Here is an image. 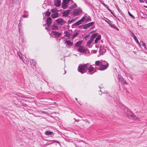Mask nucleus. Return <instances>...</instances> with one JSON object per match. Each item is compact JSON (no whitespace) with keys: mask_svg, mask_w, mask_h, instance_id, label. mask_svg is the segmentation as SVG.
Wrapping results in <instances>:
<instances>
[{"mask_svg":"<svg viewBox=\"0 0 147 147\" xmlns=\"http://www.w3.org/2000/svg\"><path fill=\"white\" fill-rule=\"evenodd\" d=\"M117 9L119 12L121 14V15L123 17H125V14L123 13L122 11L119 9L118 7Z\"/></svg>","mask_w":147,"mask_h":147,"instance_id":"393cba45","label":"nucleus"},{"mask_svg":"<svg viewBox=\"0 0 147 147\" xmlns=\"http://www.w3.org/2000/svg\"><path fill=\"white\" fill-rule=\"evenodd\" d=\"M13 3L15 2L17 0H12Z\"/></svg>","mask_w":147,"mask_h":147,"instance_id":"de8ad7c7","label":"nucleus"},{"mask_svg":"<svg viewBox=\"0 0 147 147\" xmlns=\"http://www.w3.org/2000/svg\"><path fill=\"white\" fill-rule=\"evenodd\" d=\"M65 43H66L67 45L70 46L72 45L73 44L72 42L70 40H66Z\"/></svg>","mask_w":147,"mask_h":147,"instance_id":"aec40b11","label":"nucleus"},{"mask_svg":"<svg viewBox=\"0 0 147 147\" xmlns=\"http://www.w3.org/2000/svg\"><path fill=\"white\" fill-rule=\"evenodd\" d=\"M67 6V4L64 3H62V7L63 9H66Z\"/></svg>","mask_w":147,"mask_h":147,"instance_id":"b1692460","label":"nucleus"},{"mask_svg":"<svg viewBox=\"0 0 147 147\" xmlns=\"http://www.w3.org/2000/svg\"><path fill=\"white\" fill-rule=\"evenodd\" d=\"M70 10L67 9L63 11V13H62L63 16H64L65 17L67 16L70 12Z\"/></svg>","mask_w":147,"mask_h":147,"instance_id":"9b49d317","label":"nucleus"},{"mask_svg":"<svg viewBox=\"0 0 147 147\" xmlns=\"http://www.w3.org/2000/svg\"><path fill=\"white\" fill-rule=\"evenodd\" d=\"M78 34V32H76L75 34H74V35L72 36L71 38L72 39H73L74 38L76 37Z\"/></svg>","mask_w":147,"mask_h":147,"instance_id":"cd10ccee","label":"nucleus"},{"mask_svg":"<svg viewBox=\"0 0 147 147\" xmlns=\"http://www.w3.org/2000/svg\"><path fill=\"white\" fill-rule=\"evenodd\" d=\"M116 19H117L118 20V21H120V20H119V19L118 18H117Z\"/></svg>","mask_w":147,"mask_h":147,"instance_id":"4d7b16f0","label":"nucleus"},{"mask_svg":"<svg viewBox=\"0 0 147 147\" xmlns=\"http://www.w3.org/2000/svg\"><path fill=\"white\" fill-rule=\"evenodd\" d=\"M96 65L99 66L100 70H104L107 69L108 67V64L106 62H101L97 61L95 62Z\"/></svg>","mask_w":147,"mask_h":147,"instance_id":"f257e3e1","label":"nucleus"},{"mask_svg":"<svg viewBox=\"0 0 147 147\" xmlns=\"http://www.w3.org/2000/svg\"><path fill=\"white\" fill-rule=\"evenodd\" d=\"M63 2L67 4L68 3H72L73 2L72 0H63Z\"/></svg>","mask_w":147,"mask_h":147,"instance_id":"2eb2a0df","label":"nucleus"},{"mask_svg":"<svg viewBox=\"0 0 147 147\" xmlns=\"http://www.w3.org/2000/svg\"><path fill=\"white\" fill-rule=\"evenodd\" d=\"M105 21L108 24H109V23L110 22H108L107 20H105Z\"/></svg>","mask_w":147,"mask_h":147,"instance_id":"09e8293b","label":"nucleus"},{"mask_svg":"<svg viewBox=\"0 0 147 147\" xmlns=\"http://www.w3.org/2000/svg\"><path fill=\"white\" fill-rule=\"evenodd\" d=\"M88 63L85 65L82 64L79 65L78 68V71L82 74L85 73L88 69Z\"/></svg>","mask_w":147,"mask_h":147,"instance_id":"f03ea898","label":"nucleus"},{"mask_svg":"<svg viewBox=\"0 0 147 147\" xmlns=\"http://www.w3.org/2000/svg\"><path fill=\"white\" fill-rule=\"evenodd\" d=\"M94 22H92L87 24L84 25V29H86L87 28L89 27L90 26H92L94 24Z\"/></svg>","mask_w":147,"mask_h":147,"instance_id":"1a4fd4ad","label":"nucleus"},{"mask_svg":"<svg viewBox=\"0 0 147 147\" xmlns=\"http://www.w3.org/2000/svg\"><path fill=\"white\" fill-rule=\"evenodd\" d=\"M87 36L86 35L85 36V37H86V39L87 37Z\"/></svg>","mask_w":147,"mask_h":147,"instance_id":"bf43d9fd","label":"nucleus"},{"mask_svg":"<svg viewBox=\"0 0 147 147\" xmlns=\"http://www.w3.org/2000/svg\"><path fill=\"white\" fill-rule=\"evenodd\" d=\"M64 33L65 34V36L68 38H69L71 36V33L68 30H66L65 31Z\"/></svg>","mask_w":147,"mask_h":147,"instance_id":"ddd939ff","label":"nucleus"},{"mask_svg":"<svg viewBox=\"0 0 147 147\" xmlns=\"http://www.w3.org/2000/svg\"><path fill=\"white\" fill-rule=\"evenodd\" d=\"M82 41H78L75 45V46L76 47H78L80 46L82 44Z\"/></svg>","mask_w":147,"mask_h":147,"instance_id":"a211bd4d","label":"nucleus"},{"mask_svg":"<svg viewBox=\"0 0 147 147\" xmlns=\"http://www.w3.org/2000/svg\"><path fill=\"white\" fill-rule=\"evenodd\" d=\"M52 34L54 35L56 37H58L60 36L61 34L60 33L56 31H52Z\"/></svg>","mask_w":147,"mask_h":147,"instance_id":"9d476101","label":"nucleus"},{"mask_svg":"<svg viewBox=\"0 0 147 147\" xmlns=\"http://www.w3.org/2000/svg\"><path fill=\"white\" fill-rule=\"evenodd\" d=\"M23 17L24 18H26L27 17H28V16L27 15H23Z\"/></svg>","mask_w":147,"mask_h":147,"instance_id":"37998d69","label":"nucleus"},{"mask_svg":"<svg viewBox=\"0 0 147 147\" xmlns=\"http://www.w3.org/2000/svg\"><path fill=\"white\" fill-rule=\"evenodd\" d=\"M58 14L57 13H54L53 14L51 15V17L53 18H56L58 17Z\"/></svg>","mask_w":147,"mask_h":147,"instance_id":"4be33fe9","label":"nucleus"},{"mask_svg":"<svg viewBox=\"0 0 147 147\" xmlns=\"http://www.w3.org/2000/svg\"><path fill=\"white\" fill-rule=\"evenodd\" d=\"M21 97H23V98H29V97H27L25 96H21Z\"/></svg>","mask_w":147,"mask_h":147,"instance_id":"a19ab883","label":"nucleus"},{"mask_svg":"<svg viewBox=\"0 0 147 147\" xmlns=\"http://www.w3.org/2000/svg\"><path fill=\"white\" fill-rule=\"evenodd\" d=\"M61 2L60 0H55L54 1V4L57 7H59L60 5Z\"/></svg>","mask_w":147,"mask_h":147,"instance_id":"4468645a","label":"nucleus"},{"mask_svg":"<svg viewBox=\"0 0 147 147\" xmlns=\"http://www.w3.org/2000/svg\"><path fill=\"white\" fill-rule=\"evenodd\" d=\"M76 100H77V98H76Z\"/></svg>","mask_w":147,"mask_h":147,"instance_id":"e2e57ef3","label":"nucleus"},{"mask_svg":"<svg viewBox=\"0 0 147 147\" xmlns=\"http://www.w3.org/2000/svg\"><path fill=\"white\" fill-rule=\"evenodd\" d=\"M118 78L119 81L122 84H127V83L126 81L124 78H123L122 77L119 76Z\"/></svg>","mask_w":147,"mask_h":147,"instance_id":"6e6552de","label":"nucleus"},{"mask_svg":"<svg viewBox=\"0 0 147 147\" xmlns=\"http://www.w3.org/2000/svg\"><path fill=\"white\" fill-rule=\"evenodd\" d=\"M74 119H75V121H74L75 122V121L78 122L79 121V119L77 120V119H75V118H74Z\"/></svg>","mask_w":147,"mask_h":147,"instance_id":"49530a36","label":"nucleus"},{"mask_svg":"<svg viewBox=\"0 0 147 147\" xmlns=\"http://www.w3.org/2000/svg\"><path fill=\"white\" fill-rule=\"evenodd\" d=\"M52 29L55 30H58V28L57 26L53 25L52 26Z\"/></svg>","mask_w":147,"mask_h":147,"instance_id":"2f4dec72","label":"nucleus"},{"mask_svg":"<svg viewBox=\"0 0 147 147\" xmlns=\"http://www.w3.org/2000/svg\"><path fill=\"white\" fill-rule=\"evenodd\" d=\"M45 29H46V30H49V28H48L47 27H46V28H45Z\"/></svg>","mask_w":147,"mask_h":147,"instance_id":"8fccbe9b","label":"nucleus"},{"mask_svg":"<svg viewBox=\"0 0 147 147\" xmlns=\"http://www.w3.org/2000/svg\"><path fill=\"white\" fill-rule=\"evenodd\" d=\"M21 19H22V18H20V22L19 24L18 25V28H19V31H20V29L21 28V26H22V24L21 22Z\"/></svg>","mask_w":147,"mask_h":147,"instance_id":"473e14b6","label":"nucleus"},{"mask_svg":"<svg viewBox=\"0 0 147 147\" xmlns=\"http://www.w3.org/2000/svg\"><path fill=\"white\" fill-rule=\"evenodd\" d=\"M64 71H65V73L64 74H65L66 73V71H65V70Z\"/></svg>","mask_w":147,"mask_h":147,"instance_id":"864d4df0","label":"nucleus"},{"mask_svg":"<svg viewBox=\"0 0 147 147\" xmlns=\"http://www.w3.org/2000/svg\"><path fill=\"white\" fill-rule=\"evenodd\" d=\"M50 14L51 12L49 11H47L45 12V15L47 17L50 16Z\"/></svg>","mask_w":147,"mask_h":147,"instance_id":"7c9ffc66","label":"nucleus"},{"mask_svg":"<svg viewBox=\"0 0 147 147\" xmlns=\"http://www.w3.org/2000/svg\"><path fill=\"white\" fill-rule=\"evenodd\" d=\"M79 27L80 28H83L84 29V25L80 26H79Z\"/></svg>","mask_w":147,"mask_h":147,"instance_id":"79ce46f5","label":"nucleus"},{"mask_svg":"<svg viewBox=\"0 0 147 147\" xmlns=\"http://www.w3.org/2000/svg\"><path fill=\"white\" fill-rule=\"evenodd\" d=\"M51 142H51L52 143H54V142H57V143H60V142H59L57 141H51Z\"/></svg>","mask_w":147,"mask_h":147,"instance_id":"ea45409f","label":"nucleus"},{"mask_svg":"<svg viewBox=\"0 0 147 147\" xmlns=\"http://www.w3.org/2000/svg\"><path fill=\"white\" fill-rule=\"evenodd\" d=\"M94 51V53H96V51L95 50H93Z\"/></svg>","mask_w":147,"mask_h":147,"instance_id":"5fc2aeb1","label":"nucleus"},{"mask_svg":"<svg viewBox=\"0 0 147 147\" xmlns=\"http://www.w3.org/2000/svg\"><path fill=\"white\" fill-rule=\"evenodd\" d=\"M144 2H146V3L147 4V0H144Z\"/></svg>","mask_w":147,"mask_h":147,"instance_id":"3c124183","label":"nucleus"},{"mask_svg":"<svg viewBox=\"0 0 147 147\" xmlns=\"http://www.w3.org/2000/svg\"><path fill=\"white\" fill-rule=\"evenodd\" d=\"M76 3H74L73 4L71 5L70 7H69V8H74L76 7Z\"/></svg>","mask_w":147,"mask_h":147,"instance_id":"72a5a7b5","label":"nucleus"},{"mask_svg":"<svg viewBox=\"0 0 147 147\" xmlns=\"http://www.w3.org/2000/svg\"><path fill=\"white\" fill-rule=\"evenodd\" d=\"M106 51V50L105 49H103V51Z\"/></svg>","mask_w":147,"mask_h":147,"instance_id":"052dcab7","label":"nucleus"},{"mask_svg":"<svg viewBox=\"0 0 147 147\" xmlns=\"http://www.w3.org/2000/svg\"><path fill=\"white\" fill-rule=\"evenodd\" d=\"M129 16L131 17L132 18L134 19H135V18L134 16L133 15L131 14V13L130 14V15H129Z\"/></svg>","mask_w":147,"mask_h":147,"instance_id":"4c0bfd02","label":"nucleus"},{"mask_svg":"<svg viewBox=\"0 0 147 147\" xmlns=\"http://www.w3.org/2000/svg\"><path fill=\"white\" fill-rule=\"evenodd\" d=\"M20 54H21L20 53L18 52V55L19 56V57H20V58L22 60L23 57L22 56H21Z\"/></svg>","mask_w":147,"mask_h":147,"instance_id":"c9c22d12","label":"nucleus"},{"mask_svg":"<svg viewBox=\"0 0 147 147\" xmlns=\"http://www.w3.org/2000/svg\"><path fill=\"white\" fill-rule=\"evenodd\" d=\"M129 32L131 33V36H132L133 37L135 36V35L134 34V33L131 31H130Z\"/></svg>","mask_w":147,"mask_h":147,"instance_id":"e433bc0d","label":"nucleus"},{"mask_svg":"<svg viewBox=\"0 0 147 147\" xmlns=\"http://www.w3.org/2000/svg\"><path fill=\"white\" fill-rule=\"evenodd\" d=\"M128 13L129 14V15H130V14H131V13H130V12H129V11H128Z\"/></svg>","mask_w":147,"mask_h":147,"instance_id":"603ef678","label":"nucleus"},{"mask_svg":"<svg viewBox=\"0 0 147 147\" xmlns=\"http://www.w3.org/2000/svg\"><path fill=\"white\" fill-rule=\"evenodd\" d=\"M53 132L52 131H50L48 130L45 131V134L47 136H50L53 135Z\"/></svg>","mask_w":147,"mask_h":147,"instance_id":"f3484780","label":"nucleus"},{"mask_svg":"<svg viewBox=\"0 0 147 147\" xmlns=\"http://www.w3.org/2000/svg\"><path fill=\"white\" fill-rule=\"evenodd\" d=\"M141 42L142 43V44L143 46L144 47V49H146V45L144 43V42H143L142 41V42Z\"/></svg>","mask_w":147,"mask_h":147,"instance_id":"f704fd0d","label":"nucleus"},{"mask_svg":"<svg viewBox=\"0 0 147 147\" xmlns=\"http://www.w3.org/2000/svg\"><path fill=\"white\" fill-rule=\"evenodd\" d=\"M77 18H75L74 19H72L71 20H69L68 21V24H71L72 23L74 22L75 20Z\"/></svg>","mask_w":147,"mask_h":147,"instance_id":"bb28decb","label":"nucleus"},{"mask_svg":"<svg viewBox=\"0 0 147 147\" xmlns=\"http://www.w3.org/2000/svg\"><path fill=\"white\" fill-rule=\"evenodd\" d=\"M127 114L129 119L134 120L138 119H137V117L134 114L129 110L127 111Z\"/></svg>","mask_w":147,"mask_h":147,"instance_id":"7ed1b4c3","label":"nucleus"},{"mask_svg":"<svg viewBox=\"0 0 147 147\" xmlns=\"http://www.w3.org/2000/svg\"><path fill=\"white\" fill-rule=\"evenodd\" d=\"M104 5L105 7H106V8H107V9L108 10H109L110 11H111V10L109 8V7H108L107 6H106V5H105V4H104Z\"/></svg>","mask_w":147,"mask_h":147,"instance_id":"58836bf2","label":"nucleus"},{"mask_svg":"<svg viewBox=\"0 0 147 147\" xmlns=\"http://www.w3.org/2000/svg\"><path fill=\"white\" fill-rule=\"evenodd\" d=\"M45 25H46L45 24L44 25V26H45Z\"/></svg>","mask_w":147,"mask_h":147,"instance_id":"0e129e2a","label":"nucleus"},{"mask_svg":"<svg viewBox=\"0 0 147 147\" xmlns=\"http://www.w3.org/2000/svg\"><path fill=\"white\" fill-rule=\"evenodd\" d=\"M78 51L81 53H84L86 52V50L82 46H80L78 49Z\"/></svg>","mask_w":147,"mask_h":147,"instance_id":"0eeeda50","label":"nucleus"},{"mask_svg":"<svg viewBox=\"0 0 147 147\" xmlns=\"http://www.w3.org/2000/svg\"><path fill=\"white\" fill-rule=\"evenodd\" d=\"M82 11L81 9L80 8L75 9L74 11L73 15L74 16H77L81 13Z\"/></svg>","mask_w":147,"mask_h":147,"instance_id":"39448f33","label":"nucleus"},{"mask_svg":"<svg viewBox=\"0 0 147 147\" xmlns=\"http://www.w3.org/2000/svg\"><path fill=\"white\" fill-rule=\"evenodd\" d=\"M92 42L91 40H90L87 43V46L89 48H91L92 47V45H91V43Z\"/></svg>","mask_w":147,"mask_h":147,"instance_id":"6ab92c4d","label":"nucleus"},{"mask_svg":"<svg viewBox=\"0 0 147 147\" xmlns=\"http://www.w3.org/2000/svg\"><path fill=\"white\" fill-rule=\"evenodd\" d=\"M56 22L58 24H60L63 22V20L61 18H59L56 20Z\"/></svg>","mask_w":147,"mask_h":147,"instance_id":"412c9836","label":"nucleus"},{"mask_svg":"<svg viewBox=\"0 0 147 147\" xmlns=\"http://www.w3.org/2000/svg\"><path fill=\"white\" fill-rule=\"evenodd\" d=\"M101 38V36L100 35L98 36L96 38L94 41V42L95 43H97L98 42V40H100Z\"/></svg>","mask_w":147,"mask_h":147,"instance_id":"dca6fc26","label":"nucleus"},{"mask_svg":"<svg viewBox=\"0 0 147 147\" xmlns=\"http://www.w3.org/2000/svg\"><path fill=\"white\" fill-rule=\"evenodd\" d=\"M140 3H144V0H139Z\"/></svg>","mask_w":147,"mask_h":147,"instance_id":"c03bdc74","label":"nucleus"},{"mask_svg":"<svg viewBox=\"0 0 147 147\" xmlns=\"http://www.w3.org/2000/svg\"><path fill=\"white\" fill-rule=\"evenodd\" d=\"M94 51V53H96V51L95 50H93Z\"/></svg>","mask_w":147,"mask_h":147,"instance_id":"6e6d98bb","label":"nucleus"},{"mask_svg":"<svg viewBox=\"0 0 147 147\" xmlns=\"http://www.w3.org/2000/svg\"><path fill=\"white\" fill-rule=\"evenodd\" d=\"M34 65L35 66V64H34Z\"/></svg>","mask_w":147,"mask_h":147,"instance_id":"680f3d73","label":"nucleus"},{"mask_svg":"<svg viewBox=\"0 0 147 147\" xmlns=\"http://www.w3.org/2000/svg\"><path fill=\"white\" fill-rule=\"evenodd\" d=\"M111 13L115 17V15L114 14V13H113V11H112L111 10L110 11Z\"/></svg>","mask_w":147,"mask_h":147,"instance_id":"a18cd8bd","label":"nucleus"},{"mask_svg":"<svg viewBox=\"0 0 147 147\" xmlns=\"http://www.w3.org/2000/svg\"><path fill=\"white\" fill-rule=\"evenodd\" d=\"M133 38L134 39V40L138 44V45L139 46H140V43H139V42L138 39H137L136 36H135Z\"/></svg>","mask_w":147,"mask_h":147,"instance_id":"a878e982","label":"nucleus"},{"mask_svg":"<svg viewBox=\"0 0 147 147\" xmlns=\"http://www.w3.org/2000/svg\"><path fill=\"white\" fill-rule=\"evenodd\" d=\"M87 67L88 69V74H91L94 72L95 69L92 67V65H90L88 64Z\"/></svg>","mask_w":147,"mask_h":147,"instance_id":"20e7f679","label":"nucleus"},{"mask_svg":"<svg viewBox=\"0 0 147 147\" xmlns=\"http://www.w3.org/2000/svg\"><path fill=\"white\" fill-rule=\"evenodd\" d=\"M47 25L48 26H50L51 24L52 21L51 18H48L46 21Z\"/></svg>","mask_w":147,"mask_h":147,"instance_id":"f8f14e48","label":"nucleus"},{"mask_svg":"<svg viewBox=\"0 0 147 147\" xmlns=\"http://www.w3.org/2000/svg\"><path fill=\"white\" fill-rule=\"evenodd\" d=\"M97 35V34H92L91 37V39L90 40H91L92 41L93 40V39L95 38Z\"/></svg>","mask_w":147,"mask_h":147,"instance_id":"5701e85b","label":"nucleus"},{"mask_svg":"<svg viewBox=\"0 0 147 147\" xmlns=\"http://www.w3.org/2000/svg\"><path fill=\"white\" fill-rule=\"evenodd\" d=\"M85 18L84 17H83L80 20L74 24L73 25L75 26H77L81 24L82 22H84Z\"/></svg>","mask_w":147,"mask_h":147,"instance_id":"423d86ee","label":"nucleus"},{"mask_svg":"<svg viewBox=\"0 0 147 147\" xmlns=\"http://www.w3.org/2000/svg\"><path fill=\"white\" fill-rule=\"evenodd\" d=\"M109 24L111 27L113 28H114L115 29L116 27V26H114V25L111 22H110L109 23Z\"/></svg>","mask_w":147,"mask_h":147,"instance_id":"c756f323","label":"nucleus"},{"mask_svg":"<svg viewBox=\"0 0 147 147\" xmlns=\"http://www.w3.org/2000/svg\"><path fill=\"white\" fill-rule=\"evenodd\" d=\"M42 113H45V111L42 112Z\"/></svg>","mask_w":147,"mask_h":147,"instance_id":"13d9d810","label":"nucleus"},{"mask_svg":"<svg viewBox=\"0 0 147 147\" xmlns=\"http://www.w3.org/2000/svg\"><path fill=\"white\" fill-rule=\"evenodd\" d=\"M84 17L85 18L84 20H85L86 22H88L89 21H91V19L89 16L87 17L86 18V17Z\"/></svg>","mask_w":147,"mask_h":147,"instance_id":"c85d7f7f","label":"nucleus"}]
</instances>
